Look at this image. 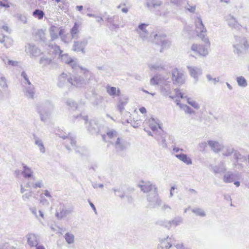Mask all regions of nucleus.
<instances>
[{
	"label": "nucleus",
	"mask_w": 249,
	"mask_h": 249,
	"mask_svg": "<svg viewBox=\"0 0 249 249\" xmlns=\"http://www.w3.org/2000/svg\"><path fill=\"white\" fill-rule=\"evenodd\" d=\"M150 127L153 131L157 130L158 128H160L159 124L153 123L150 124Z\"/></svg>",
	"instance_id": "23"
},
{
	"label": "nucleus",
	"mask_w": 249,
	"mask_h": 249,
	"mask_svg": "<svg viewBox=\"0 0 249 249\" xmlns=\"http://www.w3.org/2000/svg\"><path fill=\"white\" fill-rule=\"evenodd\" d=\"M157 36H158V35H156L155 37H157Z\"/></svg>",
	"instance_id": "46"
},
{
	"label": "nucleus",
	"mask_w": 249,
	"mask_h": 249,
	"mask_svg": "<svg viewBox=\"0 0 249 249\" xmlns=\"http://www.w3.org/2000/svg\"><path fill=\"white\" fill-rule=\"evenodd\" d=\"M234 184L237 186L238 187L240 185V182L239 181H235Z\"/></svg>",
	"instance_id": "40"
},
{
	"label": "nucleus",
	"mask_w": 249,
	"mask_h": 249,
	"mask_svg": "<svg viewBox=\"0 0 249 249\" xmlns=\"http://www.w3.org/2000/svg\"><path fill=\"white\" fill-rule=\"evenodd\" d=\"M21 75L24 77L25 80H26L27 81V82H28V83L30 85L31 84V83L27 78V75L26 72L24 71L22 72L21 73Z\"/></svg>",
	"instance_id": "29"
},
{
	"label": "nucleus",
	"mask_w": 249,
	"mask_h": 249,
	"mask_svg": "<svg viewBox=\"0 0 249 249\" xmlns=\"http://www.w3.org/2000/svg\"><path fill=\"white\" fill-rule=\"evenodd\" d=\"M223 180L225 182H231L233 181L232 174H227L224 177Z\"/></svg>",
	"instance_id": "19"
},
{
	"label": "nucleus",
	"mask_w": 249,
	"mask_h": 249,
	"mask_svg": "<svg viewBox=\"0 0 249 249\" xmlns=\"http://www.w3.org/2000/svg\"><path fill=\"white\" fill-rule=\"evenodd\" d=\"M7 64L10 66H16L18 65V62L16 61L9 60H8Z\"/></svg>",
	"instance_id": "24"
},
{
	"label": "nucleus",
	"mask_w": 249,
	"mask_h": 249,
	"mask_svg": "<svg viewBox=\"0 0 249 249\" xmlns=\"http://www.w3.org/2000/svg\"><path fill=\"white\" fill-rule=\"evenodd\" d=\"M176 95L175 97L178 98H182L183 94L178 90L176 91Z\"/></svg>",
	"instance_id": "28"
},
{
	"label": "nucleus",
	"mask_w": 249,
	"mask_h": 249,
	"mask_svg": "<svg viewBox=\"0 0 249 249\" xmlns=\"http://www.w3.org/2000/svg\"><path fill=\"white\" fill-rule=\"evenodd\" d=\"M122 11L124 13H127L128 12V9L127 8H124L122 9Z\"/></svg>",
	"instance_id": "39"
},
{
	"label": "nucleus",
	"mask_w": 249,
	"mask_h": 249,
	"mask_svg": "<svg viewBox=\"0 0 249 249\" xmlns=\"http://www.w3.org/2000/svg\"><path fill=\"white\" fill-rule=\"evenodd\" d=\"M65 239L68 244L72 243L74 241V236L72 234L67 233L65 234Z\"/></svg>",
	"instance_id": "18"
},
{
	"label": "nucleus",
	"mask_w": 249,
	"mask_h": 249,
	"mask_svg": "<svg viewBox=\"0 0 249 249\" xmlns=\"http://www.w3.org/2000/svg\"><path fill=\"white\" fill-rule=\"evenodd\" d=\"M79 25L77 23H75L74 26L71 30V34L72 37L74 36L79 32Z\"/></svg>",
	"instance_id": "15"
},
{
	"label": "nucleus",
	"mask_w": 249,
	"mask_h": 249,
	"mask_svg": "<svg viewBox=\"0 0 249 249\" xmlns=\"http://www.w3.org/2000/svg\"><path fill=\"white\" fill-rule=\"evenodd\" d=\"M73 62V60L71 58H70L68 60L65 61V63L67 64H71Z\"/></svg>",
	"instance_id": "33"
},
{
	"label": "nucleus",
	"mask_w": 249,
	"mask_h": 249,
	"mask_svg": "<svg viewBox=\"0 0 249 249\" xmlns=\"http://www.w3.org/2000/svg\"><path fill=\"white\" fill-rule=\"evenodd\" d=\"M1 80L4 82V85H5L6 87H7V85L6 84V81H5V78H1Z\"/></svg>",
	"instance_id": "42"
},
{
	"label": "nucleus",
	"mask_w": 249,
	"mask_h": 249,
	"mask_svg": "<svg viewBox=\"0 0 249 249\" xmlns=\"http://www.w3.org/2000/svg\"><path fill=\"white\" fill-rule=\"evenodd\" d=\"M107 93L110 95H119L120 94L119 89H117L115 87H108L107 88Z\"/></svg>",
	"instance_id": "11"
},
{
	"label": "nucleus",
	"mask_w": 249,
	"mask_h": 249,
	"mask_svg": "<svg viewBox=\"0 0 249 249\" xmlns=\"http://www.w3.org/2000/svg\"><path fill=\"white\" fill-rule=\"evenodd\" d=\"M141 188L144 192L147 193L152 190V185L149 182H143L142 184L141 185Z\"/></svg>",
	"instance_id": "9"
},
{
	"label": "nucleus",
	"mask_w": 249,
	"mask_h": 249,
	"mask_svg": "<svg viewBox=\"0 0 249 249\" xmlns=\"http://www.w3.org/2000/svg\"><path fill=\"white\" fill-rule=\"evenodd\" d=\"M161 81V78L159 75H155L150 80V83L152 85H157Z\"/></svg>",
	"instance_id": "14"
},
{
	"label": "nucleus",
	"mask_w": 249,
	"mask_h": 249,
	"mask_svg": "<svg viewBox=\"0 0 249 249\" xmlns=\"http://www.w3.org/2000/svg\"><path fill=\"white\" fill-rule=\"evenodd\" d=\"M3 1H0V6L8 8L10 7V4L8 0H3Z\"/></svg>",
	"instance_id": "22"
},
{
	"label": "nucleus",
	"mask_w": 249,
	"mask_h": 249,
	"mask_svg": "<svg viewBox=\"0 0 249 249\" xmlns=\"http://www.w3.org/2000/svg\"><path fill=\"white\" fill-rule=\"evenodd\" d=\"M208 144L215 152H218L221 149L220 145L216 142L210 141Z\"/></svg>",
	"instance_id": "10"
},
{
	"label": "nucleus",
	"mask_w": 249,
	"mask_h": 249,
	"mask_svg": "<svg viewBox=\"0 0 249 249\" xmlns=\"http://www.w3.org/2000/svg\"><path fill=\"white\" fill-rule=\"evenodd\" d=\"M89 204L90 205V206L92 207V208L93 209V210L95 212L96 211V208L94 206V205H93V204L91 202H89Z\"/></svg>",
	"instance_id": "37"
},
{
	"label": "nucleus",
	"mask_w": 249,
	"mask_h": 249,
	"mask_svg": "<svg viewBox=\"0 0 249 249\" xmlns=\"http://www.w3.org/2000/svg\"><path fill=\"white\" fill-rule=\"evenodd\" d=\"M43 186V184L41 182H37V183H36L35 184H34L33 185V188H41Z\"/></svg>",
	"instance_id": "26"
},
{
	"label": "nucleus",
	"mask_w": 249,
	"mask_h": 249,
	"mask_svg": "<svg viewBox=\"0 0 249 249\" xmlns=\"http://www.w3.org/2000/svg\"><path fill=\"white\" fill-rule=\"evenodd\" d=\"M36 249H45V247L42 245H39L36 246Z\"/></svg>",
	"instance_id": "35"
},
{
	"label": "nucleus",
	"mask_w": 249,
	"mask_h": 249,
	"mask_svg": "<svg viewBox=\"0 0 249 249\" xmlns=\"http://www.w3.org/2000/svg\"><path fill=\"white\" fill-rule=\"evenodd\" d=\"M193 211L196 215L200 216H204L205 215L204 211L200 209H196Z\"/></svg>",
	"instance_id": "20"
},
{
	"label": "nucleus",
	"mask_w": 249,
	"mask_h": 249,
	"mask_svg": "<svg viewBox=\"0 0 249 249\" xmlns=\"http://www.w3.org/2000/svg\"><path fill=\"white\" fill-rule=\"evenodd\" d=\"M50 33L52 38L55 39L58 36L63 37L64 35L65 30L61 27H57L55 26H52L50 28Z\"/></svg>",
	"instance_id": "4"
},
{
	"label": "nucleus",
	"mask_w": 249,
	"mask_h": 249,
	"mask_svg": "<svg viewBox=\"0 0 249 249\" xmlns=\"http://www.w3.org/2000/svg\"><path fill=\"white\" fill-rule=\"evenodd\" d=\"M103 140L107 142L113 143V142L116 139V141L114 143V145L116 148H119L122 149L123 146L122 142L121 139L118 137L117 133L115 130H109L107 132L106 134L102 136Z\"/></svg>",
	"instance_id": "2"
},
{
	"label": "nucleus",
	"mask_w": 249,
	"mask_h": 249,
	"mask_svg": "<svg viewBox=\"0 0 249 249\" xmlns=\"http://www.w3.org/2000/svg\"><path fill=\"white\" fill-rule=\"evenodd\" d=\"M147 26V24H144V23H143V24H140V25L139 26V28L140 30H142V31H144V30H145V28H146V27Z\"/></svg>",
	"instance_id": "30"
},
{
	"label": "nucleus",
	"mask_w": 249,
	"mask_h": 249,
	"mask_svg": "<svg viewBox=\"0 0 249 249\" xmlns=\"http://www.w3.org/2000/svg\"><path fill=\"white\" fill-rule=\"evenodd\" d=\"M125 105V104L123 102L120 103L117 106V107L118 109L120 110V111L122 112L124 109V106Z\"/></svg>",
	"instance_id": "25"
},
{
	"label": "nucleus",
	"mask_w": 249,
	"mask_h": 249,
	"mask_svg": "<svg viewBox=\"0 0 249 249\" xmlns=\"http://www.w3.org/2000/svg\"><path fill=\"white\" fill-rule=\"evenodd\" d=\"M44 195H45V196H46L47 197H51V195L50 193V192H49V191L48 190H45V192H44Z\"/></svg>",
	"instance_id": "32"
},
{
	"label": "nucleus",
	"mask_w": 249,
	"mask_h": 249,
	"mask_svg": "<svg viewBox=\"0 0 249 249\" xmlns=\"http://www.w3.org/2000/svg\"><path fill=\"white\" fill-rule=\"evenodd\" d=\"M230 0H220L221 2H225V3H228L229 2Z\"/></svg>",
	"instance_id": "41"
},
{
	"label": "nucleus",
	"mask_w": 249,
	"mask_h": 249,
	"mask_svg": "<svg viewBox=\"0 0 249 249\" xmlns=\"http://www.w3.org/2000/svg\"><path fill=\"white\" fill-rule=\"evenodd\" d=\"M80 46V43L79 42H75L74 43L73 47L75 51H78L79 47Z\"/></svg>",
	"instance_id": "27"
},
{
	"label": "nucleus",
	"mask_w": 249,
	"mask_h": 249,
	"mask_svg": "<svg viewBox=\"0 0 249 249\" xmlns=\"http://www.w3.org/2000/svg\"><path fill=\"white\" fill-rule=\"evenodd\" d=\"M71 212V210L67 209L64 206H63L56 211V216L58 218H62L66 216Z\"/></svg>",
	"instance_id": "6"
},
{
	"label": "nucleus",
	"mask_w": 249,
	"mask_h": 249,
	"mask_svg": "<svg viewBox=\"0 0 249 249\" xmlns=\"http://www.w3.org/2000/svg\"><path fill=\"white\" fill-rule=\"evenodd\" d=\"M171 79L174 84H182L184 83V74L181 70L177 68L172 70Z\"/></svg>",
	"instance_id": "3"
},
{
	"label": "nucleus",
	"mask_w": 249,
	"mask_h": 249,
	"mask_svg": "<svg viewBox=\"0 0 249 249\" xmlns=\"http://www.w3.org/2000/svg\"><path fill=\"white\" fill-rule=\"evenodd\" d=\"M23 175L25 178H31L32 176V172L29 168L24 167V171H23Z\"/></svg>",
	"instance_id": "17"
},
{
	"label": "nucleus",
	"mask_w": 249,
	"mask_h": 249,
	"mask_svg": "<svg viewBox=\"0 0 249 249\" xmlns=\"http://www.w3.org/2000/svg\"><path fill=\"white\" fill-rule=\"evenodd\" d=\"M21 191L22 193H23L24 192V189H23V188H21Z\"/></svg>",
	"instance_id": "45"
},
{
	"label": "nucleus",
	"mask_w": 249,
	"mask_h": 249,
	"mask_svg": "<svg viewBox=\"0 0 249 249\" xmlns=\"http://www.w3.org/2000/svg\"><path fill=\"white\" fill-rule=\"evenodd\" d=\"M33 16L38 19H41L44 16V13L42 10L36 9L33 13Z\"/></svg>",
	"instance_id": "13"
},
{
	"label": "nucleus",
	"mask_w": 249,
	"mask_h": 249,
	"mask_svg": "<svg viewBox=\"0 0 249 249\" xmlns=\"http://www.w3.org/2000/svg\"><path fill=\"white\" fill-rule=\"evenodd\" d=\"M76 9H77L78 11H81V10L83 9V6H77L76 7Z\"/></svg>",
	"instance_id": "38"
},
{
	"label": "nucleus",
	"mask_w": 249,
	"mask_h": 249,
	"mask_svg": "<svg viewBox=\"0 0 249 249\" xmlns=\"http://www.w3.org/2000/svg\"><path fill=\"white\" fill-rule=\"evenodd\" d=\"M196 32L198 37V44H193L191 49L200 56H205L209 53L211 43L209 38L204 35L206 29L202 23V20L198 18L195 21Z\"/></svg>",
	"instance_id": "1"
},
{
	"label": "nucleus",
	"mask_w": 249,
	"mask_h": 249,
	"mask_svg": "<svg viewBox=\"0 0 249 249\" xmlns=\"http://www.w3.org/2000/svg\"><path fill=\"white\" fill-rule=\"evenodd\" d=\"M27 243L30 247L36 246L38 243L37 236L33 233L29 234L28 237Z\"/></svg>",
	"instance_id": "7"
},
{
	"label": "nucleus",
	"mask_w": 249,
	"mask_h": 249,
	"mask_svg": "<svg viewBox=\"0 0 249 249\" xmlns=\"http://www.w3.org/2000/svg\"><path fill=\"white\" fill-rule=\"evenodd\" d=\"M195 9H196L195 6H192V7H191V8H188V10H189L190 11H191V12H194V11H195Z\"/></svg>",
	"instance_id": "36"
},
{
	"label": "nucleus",
	"mask_w": 249,
	"mask_h": 249,
	"mask_svg": "<svg viewBox=\"0 0 249 249\" xmlns=\"http://www.w3.org/2000/svg\"><path fill=\"white\" fill-rule=\"evenodd\" d=\"M172 240L167 238L163 240L160 243V246L162 248L168 249L172 246Z\"/></svg>",
	"instance_id": "12"
},
{
	"label": "nucleus",
	"mask_w": 249,
	"mask_h": 249,
	"mask_svg": "<svg viewBox=\"0 0 249 249\" xmlns=\"http://www.w3.org/2000/svg\"><path fill=\"white\" fill-rule=\"evenodd\" d=\"M52 0L54 1L57 3H59V2L62 1V0Z\"/></svg>",
	"instance_id": "43"
},
{
	"label": "nucleus",
	"mask_w": 249,
	"mask_h": 249,
	"mask_svg": "<svg viewBox=\"0 0 249 249\" xmlns=\"http://www.w3.org/2000/svg\"><path fill=\"white\" fill-rule=\"evenodd\" d=\"M237 81L238 85L241 87H246L247 85V81L244 77L242 76L238 77Z\"/></svg>",
	"instance_id": "16"
},
{
	"label": "nucleus",
	"mask_w": 249,
	"mask_h": 249,
	"mask_svg": "<svg viewBox=\"0 0 249 249\" xmlns=\"http://www.w3.org/2000/svg\"><path fill=\"white\" fill-rule=\"evenodd\" d=\"M187 102L190 105H191L192 107H194L195 108L198 107V104L196 102L191 100L190 99H188Z\"/></svg>",
	"instance_id": "21"
},
{
	"label": "nucleus",
	"mask_w": 249,
	"mask_h": 249,
	"mask_svg": "<svg viewBox=\"0 0 249 249\" xmlns=\"http://www.w3.org/2000/svg\"><path fill=\"white\" fill-rule=\"evenodd\" d=\"M103 20V18H100L99 19H98V21H102Z\"/></svg>",
	"instance_id": "44"
},
{
	"label": "nucleus",
	"mask_w": 249,
	"mask_h": 249,
	"mask_svg": "<svg viewBox=\"0 0 249 249\" xmlns=\"http://www.w3.org/2000/svg\"><path fill=\"white\" fill-rule=\"evenodd\" d=\"M139 110L142 114H145L146 113V109L144 107H140Z\"/></svg>",
	"instance_id": "31"
},
{
	"label": "nucleus",
	"mask_w": 249,
	"mask_h": 249,
	"mask_svg": "<svg viewBox=\"0 0 249 249\" xmlns=\"http://www.w3.org/2000/svg\"><path fill=\"white\" fill-rule=\"evenodd\" d=\"M0 42L4 43L6 48H9L12 45L13 40L11 38L5 36L2 33L0 32Z\"/></svg>",
	"instance_id": "5"
},
{
	"label": "nucleus",
	"mask_w": 249,
	"mask_h": 249,
	"mask_svg": "<svg viewBox=\"0 0 249 249\" xmlns=\"http://www.w3.org/2000/svg\"><path fill=\"white\" fill-rule=\"evenodd\" d=\"M176 157L187 165L192 164L191 159L186 154H180L176 155Z\"/></svg>",
	"instance_id": "8"
},
{
	"label": "nucleus",
	"mask_w": 249,
	"mask_h": 249,
	"mask_svg": "<svg viewBox=\"0 0 249 249\" xmlns=\"http://www.w3.org/2000/svg\"><path fill=\"white\" fill-rule=\"evenodd\" d=\"M173 150H174V152H175L177 153V152H178L179 150H180V151H182V150H183V149H179L178 148V147H175V148H173Z\"/></svg>",
	"instance_id": "34"
}]
</instances>
